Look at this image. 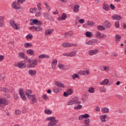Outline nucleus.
I'll use <instances>...</instances> for the list:
<instances>
[{
	"mask_svg": "<svg viewBox=\"0 0 126 126\" xmlns=\"http://www.w3.org/2000/svg\"><path fill=\"white\" fill-rule=\"evenodd\" d=\"M46 121H50L48 124V126H56L59 123V120H56V117H48L46 118Z\"/></svg>",
	"mask_w": 126,
	"mask_h": 126,
	"instance_id": "nucleus-1",
	"label": "nucleus"
},
{
	"mask_svg": "<svg viewBox=\"0 0 126 126\" xmlns=\"http://www.w3.org/2000/svg\"><path fill=\"white\" fill-rule=\"evenodd\" d=\"M28 99L32 100L30 102L31 105H34L35 103H37V98L35 94H31L28 96Z\"/></svg>",
	"mask_w": 126,
	"mask_h": 126,
	"instance_id": "nucleus-2",
	"label": "nucleus"
},
{
	"mask_svg": "<svg viewBox=\"0 0 126 126\" xmlns=\"http://www.w3.org/2000/svg\"><path fill=\"white\" fill-rule=\"evenodd\" d=\"M77 53V51H74L71 52L70 53H64L63 56L65 57H70L71 58H73L76 56V54Z\"/></svg>",
	"mask_w": 126,
	"mask_h": 126,
	"instance_id": "nucleus-3",
	"label": "nucleus"
},
{
	"mask_svg": "<svg viewBox=\"0 0 126 126\" xmlns=\"http://www.w3.org/2000/svg\"><path fill=\"white\" fill-rule=\"evenodd\" d=\"M73 35V32L71 31L67 32L64 34V38L67 40V39H70L72 36Z\"/></svg>",
	"mask_w": 126,
	"mask_h": 126,
	"instance_id": "nucleus-4",
	"label": "nucleus"
},
{
	"mask_svg": "<svg viewBox=\"0 0 126 126\" xmlns=\"http://www.w3.org/2000/svg\"><path fill=\"white\" fill-rule=\"evenodd\" d=\"M19 94L20 96L21 97L22 100L25 101L26 100V96H25V94H24V92H23V89L20 88L19 91Z\"/></svg>",
	"mask_w": 126,
	"mask_h": 126,
	"instance_id": "nucleus-5",
	"label": "nucleus"
},
{
	"mask_svg": "<svg viewBox=\"0 0 126 126\" xmlns=\"http://www.w3.org/2000/svg\"><path fill=\"white\" fill-rule=\"evenodd\" d=\"M10 25L15 30H18V25L15 24L13 20H10Z\"/></svg>",
	"mask_w": 126,
	"mask_h": 126,
	"instance_id": "nucleus-6",
	"label": "nucleus"
},
{
	"mask_svg": "<svg viewBox=\"0 0 126 126\" xmlns=\"http://www.w3.org/2000/svg\"><path fill=\"white\" fill-rule=\"evenodd\" d=\"M57 64H58V60L57 59H53L52 61H51V66H52V69L55 70Z\"/></svg>",
	"mask_w": 126,
	"mask_h": 126,
	"instance_id": "nucleus-7",
	"label": "nucleus"
},
{
	"mask_svg": "<svg viewBox=\"0 0 126 126\" xmlns=\"http://www.w3.org/2000/svg\"><path fill=\"white\" fill-rule=\"evenodd\" d=\"M96 36L97 38H98V39H105L107 37V35H106V34H103L99 32H97L96 33Z\"/></svg>",
	"mask_w": 126,
	"mask_h": 126,
	"instance_id": "nucleus-8",
	"label": "nucleus"
},
{
	"mask_svg": "<svg viewBox=\"0 0 126 126\" xmlns=\"http://www.w3.org/2000/svg\"><path fill=\"white\" fill-rule=\"evenodd\" d=\"M96 43H98V39H93L86 42V45H95Z\"/></svg>",
	"mask_w": 126,
	"mask_h": 126,
	"instance_id": "nucleus-9",
	"label": "nucleus"
},
{
	"mask_svg": "<svg viewBox=\"0 0 126 126\" xmlns=\"http://www.w3.org/2000/svg\"><path fill=\"white\" fill-rule=\"evenodd\" d=\"M98 52H99L98 49H94V50H89L88 52V55H89V56H94V55H97V54H98Z\"/></svg>",
	"mask_w": 126,
	"mask_h": 126,
	"instance_id": "nucleus-10",
	"label": "nucleus"
},
{
	"mask_svg": "<svg viewBox=\"0 0 126 126\" xmlns=\"http://www.w3.org/2000/svg\"><path fill=\"white\" fill-rule=\"evenodd\" d=\"M73 94V92L71 89H68L66 92H64L63 93V96L64 97H68L70 95H72Z\"/></svg>",
	"mask_w": 126,
	"mask_h": 126,
	"instance_id": "nucleus-11",
	"label": "nucleus"
},
{
	"mask_svg": "<svg viewBox=\"0 0 126 126\" xmlns=\"http://www.w3.org/2000/svg\"><path fill=\"white\" fill-rule=\"evenodd\" d=\"M55 85L59 87V88H63V84L60 82L59 81H56L54 82Z\"/></svg>",
	"mask_w": 126,
	"mask_h": 126,
	"instance_id": "nucleus-12",
	"label": "nucleus"
},
{
	"mask_svg": "<svg viewBox=\"0 0 126 126\" xmlns=\"http://www.w3.org/2000/svg\"><path fill=\"white\" fill-rule=\"evenodd\" d=\"M18 56L21 59H24L25 60H28V57L25 55V54L23 52H20L18 54Z\"/></svg>",
	"mask_w": 126,
	"mask_h": 126,
	"instance_id": "nucleus-13",
	"label": "nucleus"
},
{
	"mask_svg": "<svg viewBox=\"0 0 126 126\" xmlns=\"http://www.w3.org/2000/svg\"><path fill=\"white\" fill-rule=\"evenodd\" d=\"M112 18L115 20H122L123 19V17L117 14L112 16Z\"/></svg>",
	"mask_w": 126,
	"mask_h": 126,
	"instance_id": "nucleus-14",
	"label": "nucleus"
},
{
	"mask_svg": "<svg viewBox=\"0 0 126 126\" xmlns=\"http://www.w3.org/2000/svg\"><path fill=\"white\" fill-rule=\"evenodd\" d=\"M4 20V16H0V27H3V26L4 25V22H3Z\"/></svg>",
	"mask_w": 126,
	"mask_h": 126,
	"instance_id": "nucleus-15",
	"label": "nucleus"
},
{
	"mask_svg": "<svg viewBox=\"0 0 126 126\" xmlns=\"http://www.w3.org/2000/svg\"><path fill=\"white\" fill-rule=\"evenodd\" d=\"M0 104L2 105H8L9 104V102L7 100H5V99H2L1 97L0 98Z\"/></svg>",
	"mask_w": 126,
	"mask_h": 126,
	"instance_id": "nucleus-16",
	"label": "nucleus"
},
{
	"mask_svg": "<svg viewBox=\"0 0 126 126\" xmlns=\"http://www.w3.org/2000/svg\"><path fill=\"white\" fill-rule=\"evenodd\" d=\"M62 90H63L62 89L58 88L57 87H54V88H53V91L54 93H56L58 94L59 93V92H60V91H62Z\"/></svg>",
	"mask_w": 126,
	"mask_h": 126,
	"instance_id": "nucleus-17",
	"label": "nucleus"
},
{
	"mask_svg": "<svg viewBox=\"0 0 126 126\" xmlns=\"http://www.w3.org/2000/svg\"><path fill=\"white\" fill-rule=\"evenodd\" d=\"M73 101L74 102V104H76L77 105H78V104H81V102L79 101V99L78 98V97H75L72 98Z\"/></svg>",
	"mask_w": 126,
	"mask_h": 126,
	"instance_id": "nucleus-18",
	"label": "nucleus"
},
{
	"mask_svg": "<svg viewBox=\"0 0 126 126\" xmlns=\"http://www.w3.org/2000/svg\"><path fill=\"white\" fill-rule=\"evenodd\" d=\"M11 5H12V7H13V8H14V9H21V7L18 6H17V5H16V1H14L12 3Z\"/></svg>",
	"mask_w": 126,
	"mask_h": 126,
	"instance_id": "nucleus-19",
	"label": "nucleus"
},
{
	"mask_svg": "<svg viewBox=\"0 0 126 126\" xmlns=\"http://www.w3.org/2000/svg\"><path fill=\"white\" fill-rule=\"evenodd\" d=\"M103 6L102 7V8H103L104 10H106V11L110 10V7L109 6V5H108V4L104 3L103 4Z\"/></svg>",
	"mask_w": 126,
	"mask_h": 126,
	"instance_id": "nucleus-20",
	"label": "nucleus"
},
{
	"mask_svg": "<svg viewBox=\"0 0 126 126\" xmlns=\"http://www.w3.org/2000/svg\"><path fill=\"white\" fill-rule=\"evenodd\" d=\"M37 72L35 70L30 69L29 70V74L31 76H34V75H36Z\"/></svg>",
	"mask_w": 126,
	"mask_h": 126,
	"instance_id": "nucleus-21",
	"label": "nucleus"
},
{
	"mask_svg": "<svg viewBox=\"0 0 126 126\" xmlns=\"http://www.w3.org/2000/svg\"><path fill=\"white\" fill-rule=\"evenodd\" d=\"M49 58H50V56L46 54H41L38 56L39 59H49Z\"/></svg>",
	"mask_w": 126,
	"mask_h": 126,
	"instance_id": "nucleus-22",
	"label": "nucleus"
},
{
	"mask_svg": "<svg viewBox=\"0 0 126 126\" xmlns=\"http://www.w3.org/2000/svg\"><path fill=\"white\" fill-rule=\"evenodd\" d=\"M27 53H28V55H30L31 56H35V52H34L33 50L32 49L27 50Z\"/></svg>",
	"mask_w": 126,
	"mask_h": 126,
	"instance_id": "nucleus-23",
	"label": "nucleus"
},
{
	"mask_svg": "<svg viewBox=\"0 0 126 126\" xmlns=\"http://www.w3.org/2000/svg\"><path fill=\"white\" fill-rule=\"evenodd\" d=\"M109 83V79H105L102 82H100V85H107Z\"/></svg>",
	"mask_w": 126,
	"mask_h": 126,
	"instance_id": "nucleus-24",
	"label": "nucleus"
},
{
	"mask_svg": "<svg viewBox=\"0 0 126 126\" xmlns=\"http://www.w3.org/2000/svg\"><path fill=\"white\" fill-rule=\"evenodd\" d=\"M53 31H54V30L53 29H49L45 31V35H51L52 33H53Z\"/></svg>",
	"mask_w": 126,
	"mask_h": 126,
	"instance_id": "nucleus-25",
	"label": "nucleus"
},
{
	"mask_svg": "<svg viewBox=\"0 0 126 126\" xmlns=\"http://www.w3.org/2000/svg\"><path fill=\"white\" fill-rule=\"evenodd\" d=\"M26 95L27 96V98L30 96H31V94H32V91L30 90H27L26 91Z\"/></svg>",
	"mask_w": 126,
	"mask_h": 126,
	"instance_id": "nucleus-26",
	"label": "nucleus"
},
{
	"mask_svg": "<svg viewBox=\"0 0 126 126\" xmlns=\"http://www.w3.org/2000/svg\"><path fill=\"white\" fill-rule=\"evenodd\" d=\"M79 5H76L74 6V8H73V11L74 12H78L79 11Z\"/></svg>",
	"mask_w": 126,
	"mask_h": 126,
	"instance_id": "nucleus-27",
	"label": "nucleus"
},
{
	"mask_svg": "<svg viewBox=\"0 0 126 126\" xmlns=\"http://www.w3.org/2000/svg\"><path fill=\"white\" fill-rule=\"evenodd\" d=\"M109 111H110V110L109 109V108H108L107 107L102 108V109H101V112L103 114H106V113H109Z\"/></svg>",
	"mask_w": 126,
	"mask_h": 126,
	"instance_id": "nucleus-28",
	"label": "nucleus"
},
{
	"mask_svg": "<svg viewBox=\"0 0 126 126\" xmlns=\"http://www.w3.org/2000/svg\"><path fill=\"white\" fill-rule=\"evenodd\" d=\"M43 17L46 19H50V14L47 12H44L43 13Z\"/></svg>",
	"mask_w": 126,
	"mask_h": 126,
	"instance_id": "nucleus-29",
	"label": "nucleus"
},
{
	"mask_svg": "<svg viewBox=\"0 0 126 126\" xmlns=\"http://www.w3.org/2000/svg\"><path fill=\"white\" fill-rule=\"evenodd\" d=\"M115 38V41L118 43H119V42H120V39L122 38V36H121V35L119 34H116Z\"/></svg>",
	"mask_w": 126,
	"mask_h": 126,
	"instance_id": "nucleus-30",
	"label": "nucleus"
},
{
	"mask_svg": "<svg viewBox=\"0 0 126 126\" xmlns=\"http://www.w3.org/2000/svg\"><path fill=\"white\" fill-rule=\"evenodd\" d=\"M104 26L106 27V28H110V27H111V23L110 22H105L104 23Z\"/></svg>",
	"mask_w": 126,
	"mask_h": 126,
	"instance_id": "nucleus-31",
	"label": "nucleus"
},
{
	"mask_svg": "<svg viewBox=\"0 0 126 126\" xmlns=\"http://www.w3.org/2000/svg\"><path fill=\"white\" fill-rule=\"evenodd\" d=\"M106 118H107V115H104L101 116V122H103V123H105L106 122Z\"/></svg>",
	"mask_w": 126,
	"mask_h": 126,
	"instance_id": "nucleus-32",
	"label": "nucleus"
},
{
	"mask_svg": "<svg viewBox=\"0 0 126 126\" xmlns=\"http://www.w3.org/2000/svg\"><path fill=\"white\" fill-rule=\"evenodd\" d=\"M32 22L31 23V25H35L38 23V20L37 19L32 20Z\"/></svg>",
	"mask_w": 126,
	"mask_h": 126,
	"instance_id": "nucleus-33",
	"label": "nucleus"
},
{
	"mask_svg": "<svg viewBox=\"0 0 126 126\" xmlns=\"http://www.w3.org/2000/svg\"><path fill=\"white\" fill-rule=\"evenodd\" d=\"M35 31L37 32H42V31H43V29H42V28L41 27V26H37V27H36V30Z\"/></svg>",
	"mask_w": 126,
	"mask_h": 126,
	"instance_id": "nucleus-34",
	"label": "nucleus"
},
{
	"mask_svg": "<svg viewBox=\"0 0 126 126\" xmlns=\"http://www.w3.org/2000/svg\"><path fill=\"white\" fill-rule=\"evenodd\" d=\"M72 46V45H71V44L68 42L64 43V47H65V48H70Z\"/></svg>",
	"mask_w": 126,
	"mask_h": 126,
	"instance_id": "nucleus-35",
	"label": "nucleus"
},
{
	"mask_svg": "<svg viewBox=\"0 0 126 126\" xmlns=\"http://www.w3.org/2000/svg\"><path fill=\"white\" fill-rule=\"evenodd\" d=\"M72 78L73 79H75V78H78V79H80V77L79 75H77V74H74L72 75Z\"/></svg>",
	"mask_w": 126,
	"mask_h": 126,
	"instance_id": "nucleus-36",
	"label": "nucleus"
},
{
	"mask_svg": "<svg viewBox=\"0 0 126 126\" xmlns=\"http://www.w3.org/2000/svg\"><path fill=\"white\" fill-rule=\"evenodd\" d=\"M35 66H36V65L33 64L32 63H31L30 64L27 65V67H28V68H30L31 67H35Z\"/></svg>",
	"mask_w": 126,
	"mask_h": 126,
	"instance_id": "nucleus-37",
	"label": "nucleus"
},
{
	"mask_svg": "<svg viewBox=\"0 0 126 126\" xmlns=\"http://www.w3.org/2000/svg\"><path fill=\"white\" fill-rule=\"evenodd\" d=\"M22 110H23V114H26V113L28 112L29 109L28 107H23Z\"/></svg>",
	"mask_w": 126,
	"mask_h": 126,
	"instance_id": "nucleus-38",
	"label": "nucleus"
},
{
	"mask_svg": "<svg viewBox=\"0 0 126 126\" xmlns=\"http://www.w3.org/2000/svg\"><path fill=\"white\" fill-rule=\"evenodd\" d=\"M87 23L88 25H90V26H94V25H95V22L93 21H88Z\"/></svg>",
	"mask_w": 126,
	"mask_h": 126,
	"instance_id": "nucleus-39",
	"label": "nucleus"
},
{
	"mask_svg": "<svg viewBox=\"0 0 126 126\" xmlns=\"http://www.w3.org/2000/svg\"><path fill=\"white\" fill-rule=\"evenodd\" d=\"M88 92H89V93H94V92H95V90L93 87H91L89 89Z\"/></svg>",
	"mask_w": 126,
	"mask_h": 126,
	"instance_id": "nucleus-40",
	"label": "nucleus"
},
{
	"mask_svg": "<svg viewBox=\"0 0 126 126\" xmlns=\"http://www.w3.org/2000/svg\"><path fill=\"white\" fill-rule=\"evenodd\" d=\"M97 28L98 30H100L101 31H103V30H105V29H106L102 26H98Z\"/></svg>",
	"mask_w": 126,
	"mask_h": 126,
	"instance_id": "nucleus-41",
	"label": "nucleus"
},
{
	"mask_svg": "<svg viewBox=\"0 0 126 126\" xmlns=\"http://www.w3.org/2000/svg\"><path fill=\"white\" fill-rule=\"evenodd\" d=\"M82 108V105H78L77 106H75L74 107V110H80Z\"/></svg>",
	"mask_w": 126,
	"mask_h": 126,
	"instance_id": "nucleus-42",
	"label": "nucleus"
},
{
	"mask_svg": "<svg viewBox=\"0 0 126 126\" xmlns=\"http://www.w3.org/2000/svg\"><path fill=\"white\" fill-rule=\"evenodd\" d=\"M25 48H28V47H32V44L31 43H27L24 44Z\"/></svg>",
	"mask_w": 126,
	"mask_h": 126,
	"instance_id": "nucleus-43",
	"label": "nucleus"
},
{
	"mask_svg": "<svg viewBox=\"0 0 126 126\" xmlns=\"http://www.w3.org/2000/svg\"><path fill=\"white\" fill-rule=\"evenodd\" d=\"M44 112L45 114H47V115H51V114H52V111L49 109H45Z\"/></svg>",
	"mask_w": 126,
	"mask_h": 126,
	"instance_id": "nucleus-44",
	"label": "nucleus"
},
{
	"mask_svg": "<svg viewBox=\"0 0 126 126\" xmlns=\"http://www.w3.org/2000/svg\"><path fill=\"white\" fill-rule=\"evenodd\" d=\"M84 123L85 125H89V123H90V120H89V119H87L84 121Z\"/></svg>",
	"mask_w": 126,
	"mask_h": 126,
	"instance_id": "nucleus-45",
	"label": "nucleus"
},
{
	"mask_svg": "<svg viewBox=\"0 0 126 126\" xmlns=\"http://www.w3.org/2000/svg\"><path fill=\"white\" fill-rule=\"evenodd\" d=\"M115 26L116 27V28H120V21H116L115 22Z\"/></svg>",
	"mask_w": 126,
	"mask_h": 126,
	"instance_id": "nucleus-46",
	"label": "nucleus"
},
{
	"mask_svg": "<svg viewBox=\"0 0 126 126\" xmlns=\"http://www.w3.org/2000/svg\"><path fill=\"white\" fill-rule=\"evenodd\" d=\"M26 38V39L31 40V39H32L33 38V35H32L31 34H28V35H27Z\"/></svg>",
	"mask_w": 126,
	"mask_h": 126,
	"instance_id": "nucleus-47",
	"label": "nucleus"
},
{
	"mask_svg": "<svg viewBox=\"0 0 126 126\" xmlns=\"http://www.w3.org/2000/svg\"><path fill=\"white\" fill-rule=\"evenodd\" d=\"M32 63L35 64V65H37V64H38V62H37L36 59H32Z\"/></svg>",
	"mask_w": 126,
	"mask_h": 126,
	"instance_id": "nucleus-48",
	"label": "nucleus"
},
{
	"mask_svg": "<svg viewBox=\"0 0 126 126\" xmlns=\"http://www.w3.org/2000/svg\"><path fill=\"white\" fill-rule=\"evenodd\" d=\"M99 91L100 92H106V91H107V90L104 87H100L99 89Z\"/></svg>",
	"mask_w": 126,
	"mask_h": 126,
	"instance_id": "nucleus-49",
	"label": "nucleus"
},
{
	"mask_svg": "<svg viewBox=\"0 0 126 126\" xmlns=\"http://www.w3.org/2000/svg\"><path fill=\"white\" fill-rule=\"evenodd\" d=\"M44 4L46 6L47 11H50V10H51V8L50 6L48 5V4H47V3H44Z\"/></svg>",
	"mask_w": 126,
	"mask_h": 126,
	"instance_id": "nucleus-50",
	"label": "nucleus"
},
{
	"mask_svg": "<svg viewBox=\"0 0 126 126\" xmlns=\"http://www.w3.org/2000/svg\"><path fill=\"white\" fill-rule=\"evenodd\" d=\"M86 36L89 37H91L92 36L91 32H86Z\"/></svg>",
	"mask_w": 126,
	"mask_h": 126,
	"instance_id": "nucleus-51",
	"label": "nucleus"
},
{
	"mask_svg": "<svg viewBox=\"0 0 126 126\" xmlns=\"http://www.w3.org/2000/svg\"><path fill=\"white\" fill-rule=\"evenodd\" d=\"M58 21H62V20H63V13H62V17H59L58 18Z\"/></svg>",
	"mask_w": 126,
	"mask_h": 126,
	"instance_id": "nucleus-52",
	"label": "nucleus"
},
{
	"mask_svg": "<svg viewBox=\"0 0 126 126\" xmlns=\"http://www.w3.org/2000/svg\"><path fill=\"white\" fill-rule=\"evenodd\" d=\"M25 1V0H18L17 1V5H20L21 3H23Z\"/></svg>",
	"mask_w": 126,
	"mask_h": 126,
	"instance_id": "nucleus-53",
	"label": "nucleus"
},
{
	"mask_svg": "<svg viewBox=\"0 0 126 126\" xmlns=\"http://www.w3.org/2000/svg\"><path fill=\"white\" fill-rule=\"evenodd\" d=\"M1 91H2V92H8V89L6 88H2L1 89Z\"/></svg>",
	"mask_w": 126,
	"mask_h": 126,
	"instance_id": "nucleus-54",
	"label": "nucleus"
},
{
	"mask_svg": "<svg viewBox=\"0 0 126 126\" xmlns=\"http://www.w3.org/2000/svg\"><path fill=\"white\" fill-rule=\"evenodd\" d=\"M73 104H74V103L73 102V99H71V100H69V101H68L67 104L68 105H73Z\"/></svg>",
	"mask_w": 126,
	"mask_h": 126,
	"instance_id": "nucleus-55",
	"label": "nucleus"
},
{
	"mask_svg": "<svg viewBox=\"0 0 126 126\" xmlns=\"http://www.w3.org/2000/svg\"><path fill=\"white\" fill-rule=\"evenodd\" d=\"M22 63V61H21L20 62H18L17 63V67H19V68H21V64Z\"/></svg>",
	"mask_w": 126,
	"mask_h": 126,
	"instance_id": "nucleus-56",
	"label": "nucleus"
},
{
	"mask_svg": "<svg viewBox=\"0 0 126 126\" xmlns=\"http://www.w3.org/2000/svg\"><path fill=\"white\" fill-rule=\"evenodd\" d=\"M35 16L36 17H39V16H41V12H36V13L35 14Z\"/></svg>",
	"mask_w": 126,
	"mask_h": 126,
	"instance_id": "nucleus-57",
	"label": "nucleus"
},
{
	"mask_svg": "<svg viewBox=\"0 0 126 126\" xmlns=\"http://www.w3.org/2000/svg\"><path fill=\"white\" fill-rule=\"evenodd\" d=\"M41 98L43 99V100H47L48 99V96L46 94H43L41 96Z\"/></svg>",
	"mask_w": 126,
	"mask_h": 126,
	"instance_id": "nucleus-58",
	"label": "nucleus"
},
{
	"mask_svg": "<svg viewBox=\"0 0 126 126\" xmlns=\"http://www.w3.org/2000/svg\"><path fill=\"white\" fill-rule=\"evenodd\" d=\"M83 116L84 117V119H87L88 118H90V115L87 114L83 115Z\"/></svg>",
	"mask_w": 126,
	"mask_h": 126,
	"instance_id": "nucleus-59",
	"label": "nucleus"
},
{
	"mask_svg": "<svg viewBox=\"0 0 126 126\" xmlns=\"http://www.w3.org/2000/svg\"><path fill=\"white\" fill-rule=\"evenodd\" d=\"M110 7L112 10H114V9H116V7H115V5H113V4H110Z\"/></svg>",
	"mask_w": 126,
	"mask_h": 126,
	"instance_id": "nucleus-60",
	"label": "nucleus"
},
{
	"mask_svg": "<svg viewBox=\"0 0 126 126\" xmlns=\"http://www.w3.org/2000/svg\"><path fill=\"white\" fill-rule=\"evenodd\" d=\"M79 22L81 24H83V23H84L85 21H84V20L83 19H80L79 20Z\"/></svg>",
	"mask_w": 126,
	"mask_h": 126,
	"instance_id": "nucleus-61",
	"label": "nucleus"
},
{
	"mask_svg": "<svg viewBox=\"0 0 126 126\" xmlns=\"http://www.w3.org/2000/svg\"><path fill=\"white\" fill-rule=\"evenodd\" d=\"M3 79H4V75L2 74L0 75V81H1Z\"/></svg>",
	"mask_w": 126,
	"mask_h": 126,
	"instance_id": "nucleus-62",
	"label": "nucleus"
},
{
	"mask_svg": "<svg viewBox=\"0 0 126 126\" xmlns=\"http://www.w3.org/2000/svg\"><path fill=\"white\" fill-rule=\"evenodd\" d=\"M112 57H118V54L116 52H113L111 55Z\"/></svg>",
	"mask_w": 126,
	"mask_h": 126,
	"instance_id": "nucleus-63",
	"label": "nucleus"
},
{
	"mask_svg": "<svg viewBox=\"0 0 126 126\" xmlns=\"http://www.w3.org/2000/svg\"><path fill=\"white\" fill-rule=\"evenodd\" d=\"M14 99H15V100H17V99H18V94H15L14 95Z\"/></svg>",
	"mask_w": 126,
	"mask_h": 126,
	"instance_id": "nucleus-64",
	"label": "nucleus"
}]
</instances>
